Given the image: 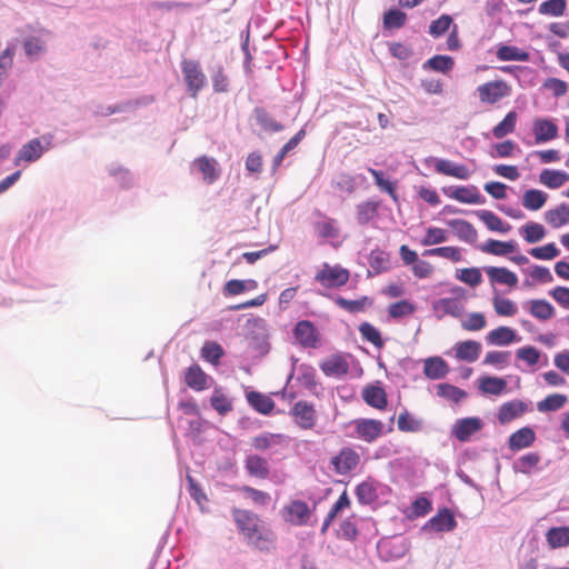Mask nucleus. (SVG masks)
I'll return each instance as SVG.
<instances>
[{
    "label": "nucleus",
    "instance_id": "obj_56",
    "mask_svg": "<svg viewBox=\"0 0 569 569\" xmlns=\"http://www.w3.org/2000/svg\"><path fill=\"white\" fill-rule=\"evenodd\" d=\"M359 332L366 341L372 343L375 347L381 348L383 346V340L381 338L380 331L369 322H362L359 326Z\"/></svg>",
    "mask_w": 569,
    "mask_h": 569
},
{
    "label": "nucleus",
    "instance_id": "obj_29",
    "mask_svg": "<svg viewBox=\"0 0 569 569\" xmlns=\"http://www.w3.org/2000/svg\"><path fill=\"white\" fill-rule=\"evenodd\" d=\"M253 118L256 120V124L259 126L260 130L263 132L272 133L282 129L281 123L262 108L254 109Z\"/></svg>",
    "mask_w": 569,
    "mask_h": 569
},
{
    "label": "nucleus",
    "instance_id": "obj_21",
    "mask_svg": "<svg viewBox=\"0 0 569 569\" xmlns=\"http://www.w3.org/2000/svg\"><path fill=\"white\" fill-rule=\"evenodd\" d=\"M210 377L207 376L199 365L190 366L184 372V382L196 391H202L210 388Z\"/></svg>",
    "mask_w": 569,
    "mask_h": 569
},
{
    "label": "nucleus",
    "instance_id": "obj_11",
    "mask_svg": "<svg viewBox=\"0 0 569 569\" xmlns=\"http://www.w3.org/2000/svg\"><path fill=\"white\" fill-rule=\"evenodd\" d=\"M312 517V509L306 501L292 500L287 506V522L295 526H307Z\"/></svg>",
    "mask_w": 569,
    "mask_h": 569
},
{
    "label": "nucleus",
    "instance_id": "obj_38",
    "mask_svg": "<svg viewBox=\"0 0 569 569\" xmlns=\"http://www.w3.org/2000/svg\"><path fill=\"white\" fill-rule=\"evenodd\" d=\"M569 180V174L558 170L545 169L541 171L539 176V181L541 184L550 188L557 189L560 188L565 182Z\"/></svg>",
    "mask_w": 569,
    "mask_h": 569
},
{
    "label": "nucleus",
    "instance_id": "obj_52",
    "mask_svg": "<svg viewBox=\"0 0 569 569\" xmlns=\"http://www.w3.org/2000/svg\"><path fill=\"white\" fill-rule=\"evenodd\" d=\"M448 238L449 234L447 230L438 227H429L425 237L420 240V243L425 247H429L446 242Z\"/></svg>",
    "mask_w": 569,
    "mask_h": 569
},
{
    "label": "nucleus",
    "instance_id": "obj_60",
    "mask_svg": "<svg viewBox=\"0 0 569 569\" xmlns=\"http://www.w3.org/2000/svg\"><path fill=\"white\" fill-rule=\"evenodd\" d=\"M507 387V381L498 377H480L478 379L479 391H503Z\"/></svg>",
    "mask_w": 569,
    "mask_h": 569
},
{
    "label": "nucleus",
    "instance_id": "obj_22",
    "mask_svg": "<svg viewBox=\"0 0 569 569\" xmlns=\"http://www.w3.org/2000/svg\"><path fill=\"white\" fill-rule=\"evenodd\" d=\"M479 249L487 254H492L497 257H506L511 254L517 249V243L513 240L510 241H500L496 239H488L485 241Z\"/></svg>",
    "mask_w": 569,
    "mask_h": 569
},
{
    "label": "nucleus",
    "instance_id": "obj_3",
    "mask_svg": "<svg viewBox=\"0 0 569 569\" xmlns=\"http://www.w3.org/2000/svg\"><path fill=\"white\" fill-rule=\"evenodd\" d=\"M52 137L44 136L42 139L34 138L24 143L17 152L13 163L21 166L22 163H31L38 161L46 151L51 148Z\"/></svg>",
    "mask_w": 569,
    "mask_h": 569
},
{
    "label": "nucleus",
    "instance_id": "obj_50",
    "mask_svg": "<svg viewBox=\"0 0 569 569\" xmlns=\"http://www.w3.org/2000/svg\"><path fill=\"white\" fill-rule=\"evenodd\" d=\"M350 505H351V501L349 499L347 491L345 490L340 495V497L338 498L336 503L332 506V508L329 510L327 517L325 518L323 525H322V530H326L332 523V521L335 520V518L338 516V513L340 511H342L343 509L350 508Z\"/></svg>",
    "mask_w": 569,
    "mask_h": 569
},
{
    "label": "nucleus",
    "instance_id": "obj_6",
    "mask_svg": "<svg viewBox=\"0 0 569 569\" xmlns=\"http://www.w3.org/2000/svg\"><path fill=\"white\" fill-rule=\"evenodd\" d=\"M181 70L190 96L196 98L206 84V76L201 70L199 62L194 60H183L181 63Z\"/></svg>",
    "mask_w": 569,
    "mask_h": 569
},
{
    "label": "nucleus",
    "instance_id": "obj_63",
    "mask_svg": "<svg viewBox=\"0 0 569 569\" xmlns=\"http://www.w3.org/2000/svg\"><path fill=\"white\" fill-rule=\"evenodd\" d=\"M452 24V18L449 14H441L437 20H433L429 27V33L438 38L445 34Z\"/></svg>",
    "mask_w": 569,
    "mask_h": 569
},
{
    "label": "nucleus",
    "instance_id": "obj_13",
    "mask_svg": "<svg viewBox=\"0 0 569 569\" xmlns=\"http://www.w3.org/2000/svg\"><path fill=\"white\" fill-rule=\"evenodd\" d=\"M192 168H196L206 183H213L220 174L219 163L216 159L207 156H200L192 161Z\"/></svg>",
    "mask_w": 569,
    "mask_h": 569
},
{
    "label": "nucleus",
    "instance_id": "obj_40",
    "mask_svg": "<svg viewBox=\"0 0 569 569\" xmlns=\"http://www.w3.org/2000/svg\"><path fill=\"white\" fill-rule=\"evenodd\" d=\"M518 116L516 111H509L505 118L492 128V136L502 139L516 130Z\"/></svg>",
    "mask_w": 569,
    "mask_h": 569
},
{
    "label": "nucleus",
    "instance_id": "obj_10",
    "mask_svg": "<svg viewBox=\"0 0 569 569\" xmlns=\"http://www.w3.org/2000/svg\"><path fill=\"white\" fill-rule=\"evenodd\" d=\"M295 423L301 429H311L317 420V413L312 405L298 401L291 409Z\"/></svg>",
    "mask_w": 569,
    "mask_h": 569
},
{
    "label": "nucleus",
    "instance_id": "obj_2",
    "mask_svg": "<svg viewBox=\"0 0 569 569\" xmlns=\"http://www.w3.org/2000/svg\"><path fill=\"white\" fill-rule=\"evenodd\" d=\"M451 292L455 297L441 298L432 303V310L438 319H442L446 316H451L453 318H460L462 316L466 290L461 287H456Z\"/></svg>",
    "mask_w": 569,
    "mask_h": 569
},
{
    "label": "nucleus",
    "instance_id": "obj_64",
    "mask_svg": "<svg viewBox=\"0 0 569 569\" xmlns=\"http://www.w3.org/2000/svg\"><path fill=\"white\" fill-rule=\"evenodd\" d=\"M540 356V351L532 346L522 347L516 351V357L530 367L536 366L539 362Z\"/></svg>",
    "mask_w": 569,
    "mask_h": 569
},
{
    "label": "nucleus",
    "instance_id": "obj_32",
    "mask_svg": "<svg viewBox=\"0 0 569 569\" xmlns=\"http://www.w3.org/2000/svg\"><path fill=\"white\" fill-rule=\"evenodd\" d=\"M336 305L341 308L342 310L349 312V313H358L366 310V308L372 306V299L363 296L356 300H348L343 297H337L335 299Z\"/></svg>",
    "mask_w": 569,
    "mask_h": 569
},
{
    "label": "nucleus",
    "instance_id": "obj_41",
    "mask_svg": "<svg viewBox=\"0 0 569 569\" xmlns=\"http://www.w3.org/2000/svg\"><path fill=\"white\" fill-rule=\"evenodd\" d=\"M546 539L552 549L569 545V527H553L546 533Z\"/></svg>",
    "mask_w": 569,
    "mask_h": 569
},
{
    "label": "nucleus",
    "instance_id": "obj_61",
    "mask_svg": "<svg viewBox=\"0 0 569 569\" xmlns=\"http://www.w3.org/2000/svg\"><path fill=\"white\" fill-rule=\"evenodd\" d=\"M487 326V320L481 312H471L461 321V328L466 331H480Z\"/></svg>",
    "mask_w": 569,
    "mask_h": 569
},
{
    "label": "nucleus",
    "instance_id": "obj_8",
    "mask_svg": "<svg viewBox=\"0 0 569 569\" xmlns=\"http://www.w3.org/2000/svg\"><path fill=\"white\" fill-rule=\"evenodd\" d=\"M353 426L357 437L366 442L376 441L383 431V423L375 419H356Z\"/></svg>",
    "mask_w": 569,
    "mask_h": 569
},
{
    "label": "nucleus",
    "instance_id": "obj_34",
    "mask_svg": "<svg viewBox=\"0 0 569 569\" xmlns=\"http://www.w3.org/2000/svg\"><path fill=\"white\" fill-rule=\"evenodd\" d=\"M548 194L546 192L538 189H529L522 196V206L530 211H537L546 204Z\"/></svg>",
    "mask_w": 569,
    "mask_h": 569
},
{
    "label": "nucleus",
    "instance_id": "obj_39",
    "mask_svg": "<svg viewBox=\"0 0 569 569\" xmlns=\"http://www.w3.org/2000/svg\"><path fill=\"white\" fill-rule=\"evenodd\" d=\"M356 496L360 503L370 505L378 498L377 486L372 479H367L356 488Z\"/></svg>",
    "mask_w": 569,
    "mask_h": 569
},
{
    "label": "nucleus",
    "instance_id": "obj_54",
    "mask_svg": "<svg viewBox=\"0 0 569 569\" xmlns=\"http://www.w3.org/2000/svg\"><path fill=\"white\" fill-rule=\"evenodd\" d=\"M407 14L398 9H391L383 16L385 29H400L406 24Z\"/></svg>",
    "mask_w": 569,
    "mask_h": 569
},
{
    "label": "nucleus",
    "instance_id": "obj_45",
    "mask_svg": "<svg viewBox=\"0 0 569 569\" xmlns=\"http://www.w3.org/2000/svg\"><path fill=\"white\" fill-rule=\"evenodd\" d=\"M256 288H257V281L256 280H252V279H249V280L232 279V280H229L228 282H226V284L223 287V295L226 297L237 296V295H240V293L244 292L246 290H253Z\"/></svg>",
    "mask_w": 569,
    "mask_h": 569
},
{
    "label": "nucleus",
    "instance_id": "obj_49",
    "mask_svg": "<svg viewBox=\"0 0 569 569\" xmlns=\"http://www.w3.org/2000/svg\"><path fill=\"white\" fill-rule=\"evenodd\" d=\"M453 66L455 61L451 57L441 54L433 56L423 63L425 69L429 68L443 73L452 70Z\"/></svg>",
    "mask_w": 569,
    "mask_h": 569
},
{
    "label": "nucleus",
    "instance_id": "obj_51",
    "mask_svg": "<svg viewBox=\"0 0 569 569\" xmlns=\"http://www.w3.org/2000/svg\"><path fill=\"white\" fill-rule=\"evenodd\" d=\"M369 264L376 273H381L390 268L389 253L382 250H372L369 256Z\"/></svg>",
    "mask_w": 569,
    "mask_h": 569
},
{
    "label": "nucleus",
    "instance_id": "obj_15",
    "mask_svg": "<svg viewBox=\"0 0 569 569\" xmlns=\"http://www.w3.org/2000/svg\"><path fill=\"white\" fill-rule=\"evenodd\" d=\"M452 350L457 360L475 362L479 359L482 347L481 343L476 340H465L455 343Z\"/></svg>",
    "mask_w": 569,
    "mask_h": 569
},
{
    "label": "nucleus",
    "instance_id": "obj_35",
    "mask_svg": "<svg viewBox=\"0 0 569 569\" xmlns=\"http://www.w3.org/2000/svg\"><path fill=\"white\" fill-rule=\"evenodd\" d=\"M491 301L493 310L499 317H513L518 313L517 303L509 298L496 293Z\"/></svg>",
    "mask_w": 569,
    "mask_h": 569
},
{
    "label": "nucleus",
    "instance_id": "obj_33",
    "mask_svg": "<svg viewBox=\"0 0 569 569\" xmlns=\"http://www.w3.org/2000/svg\"><path fill=\"white\" fill-rule=\"evenodd\" d=\"M496 56L500 61L526 62L530 59L529 52H527L518 47L507 46V44L499 46L497 49Z\"/></svg>",
    "mask_w": 569,
    "mask_h": 569
},
{
    "label": "nucleus",
    "instance_id": "obj_26",
    "mask_svg": "<svg viewBox=\"0 0 569 569\" xmlns=\"http://www.w3.org/2000/svg\"><path fill=\"white\" fill-rule=\"evenodd\" d=\"M476 214L490 231L508 233L512 228L511 224L502 221L501 218L490 210H479Z\"/></svg>",
    "mask_w": 569,
    "mask_h": 569
},
{
    "label": "nucleus",
    "instance_id": "obj_18",
    "mask_svg": "<svg viewBox=\"0 0 569 569\" xmlns=\"http://www.w3.org/2000/svg\"><path fill=\"white\" fill-rule=\"evenodd\" d=\"M536 143H543L558 137L557 124L549 119H536L532 123Z\"/></svg>",
    "mask_w": 569,
    "mask_h": 569
},
{
    "label": "nucleus",
    "instance_id": "obj_5",
    "mask_svg": "<svg viewBox=\"0 0 569 569\" xmlns=\"http://www.w3.org/2000/svg\"><path fill=\"white\" fill-rule=\"evenodd\" d=\"M349 278L348 269L339 264L330 266L328 263H323L321 270L315 276L316 281L327 289L342 287L349 281Z\"/></svg>",
    "mask_w": 569,
    "mask_h": 569
},
{
    "label": "nucleus",
    "instance_id": "obj_47",
    "mask_svg": "<svg viewBox=\"0 0 569 569\" xmlns=\"http://www.w3.org/2000/svg\"><path fill=\"white\" fill-rule=\"evenodd\" d=\"M520 233L528 243H536L546 236V229L538 222H528L520 228Z\"/></svg>",
    "mask_w": 569,
    "mask_h": 569
},
{
    "label": "nucleus",
    "instance_id": "obj_4",
    "mask_svg": "<svg viewBox=\"0 0 569 569\" xmlns=\"http://www.w3.org/2000/svg\"><path fill=\"white\" fill-rule=\"evenodd\" d=\"M478 99L483 104H496L509 97L511 87L502 79L487 81L476 89Z\"/></svg>",
    "mask_w": 569,
    "mask_h": 569
},
{
    "label": "nucleus",
    "instance_id": "obj_62",
    "mask_svg": "<svg viewBox=\"0 0 569 569\" xmlns=\"http://www.w3.org/2000/svg\"><path fill=\"white\" fill-rule=\"evenodd\" d=\"M237 490L244 493L247 498H249L254 505L258 506H266L271 500L270 496L267 492L260 491L248 486L239 487L237 488Z\"/></svg>",
    "mask_w": 569,
    "mask_h": 569
},
{
    "label": "nucleus",
    "instance_id": "obj_53",
    "mask_svg": "<svg viewBox=\"0 0 569 569\" xmlns=\"http://www.w3.org/2000/svg\"><path fill=\"white\" fill-rule=\"evenodd\" d=\"M510 351H488L482 360L485 366H493L497 368H505L510 362Z\"/></svg>",
    "mask_w": 569,
    "mask_h": 569
},
{
    "label": "nucleus",
    "instance_id": "obj_43",
    "mask_svg": "<svg viewBox=\"0 0 569 569\" xmlns=\"http://www.w3.org/2000/svg\"><path fill=\"white\" fill-rule=\"evenodd\" d=\"M422 254L426 257H440L443 259H448L452 262H459L462 260L460 248L451 246L427 249L423 251Z\"/></svg>",
    "mask_w": 569,
    "mask_h": 569
},
{
    "label": "nucleus",
    "instance_id": "obj_16",
    "mask_svg": "<svg viewBox=\"0 0 569 569\" xmlns=\"http://www.w3.org/2000/svg\"><path fill=\"white\" fill-rule=\"evenodd\" d=\"M483 270L491 284H505L510 288L518 284L517 274L506 267H486Z\"/></svg>",
    "mask_w": 569,
    "mask_h": 569
},
{
    "label": "nucleus",
    "instance_id": "obj_19",
    "mask_svg": "<svg viewBox=\"0 0 569 569\" xmlns=\"http://www.w3.org/2000/svg\"><path fill=\"white\" fill-rule=\"evenodd\" d=\"M449 370V365L440 356L429 357L423 360V375L428 379H442L448 375Z\"/></svg>",
    "mask_w": 569,
    "mask_h": 569
},
{
    "label": "nucleus",
    "instance_id": "obj_57",
    "mask_svg": "<svg viewBox=\"0 0 569 569\" xmlns=\"http://www.w3.org/2000/svg\"><path fill=\"white\" fill-rule=\"evenodd\" d=\"M249 403L259 412L268 413L273 408L272 400L266 393H247Z\"/></svg>",
    "mask_w": 569,
    "mask_h": 569
},
{
    "label": "nucleus",
    "instance_id": "obj_1",
    "mask_svg": "<svg viewBox=\"0 0 569 569\" xmlns=\"http://www.w3.org/2000/svg\"><path fill=\"white\" fill-rule=\"evenodd\" d=\"M232 515L239 530L256 548L269 549L274 537L270 531L264 530L257 515L241 509H234Z\"/></svg>",
    "mask_w": 569,
    "mask_h": 569
},
{
    "label": "nucleus",
    "instance_id": "obj_59",
    "mask_svg": "<svg viewBox=\"0 0 569 569\" xmlns=\"http://www.w3.org/2000/svg\"><path fill=\"white\" fill-rule=\"evenodd\" d=\"M201 357L217 365L220 360V358L223 356V349L222 347L214 341H207L201 348Z\"/></svg>",
    "mask_w": 569,
    "mask_h": 569
},
{
    "label": "nucleus",
    "instance_id": "obj_55",
    "mask_svg": "<svg viewBox=\"0 0 569 569\" xmlns=\"http://www.w3.org/2000/svg\"><path fill=\"white\" fill-rule=\"evenodd\" d=\"M567 402V397L561 393H551L542 401H539L537 408L541 412L555 411L562 408Z\"/></svg>",
    "mask_w": 569,
    "mask_h": 569
},
{
    "label": "nucleus",
    "instance_id": "obj_23",
    "mask_svg": "<svg viewBox=\"0 0 569 569\" xmlns=\"http://www.w3.org/2000/svg\"><path fill=\"white\" fill-rule=\"evenodd\" d=\"M527 410V403L520 400H512L499 408L498 420L501 425L509 423L521 417Z\"/></svg>",
    "mask_w": 569,
    "mask_h": 569
},
{
    "label": "nucleus",
    "instance_id": "obj_44",
    "mask_svg": "<svg viewBox=\"0 0 569 569\" xmlns=\"http://www.w3.org/2000/svg\"><path fill=\"white\" fill-rule=\"evenodd\" d=\"M282 443V435L264 432L251 439V446L257 450H267Z\"/></svg>",
    "mask_w": 569,
    "mask_h": 569
},
{
    "label": "nucleus",
    "instance_id": "obj_12",
    "mask_svg": "<svg viewBox=\"0 0 569 569\" xmlns=\"http://www.w3.org/2000/svg\"><path fill=\"white\" fill-rule=\"evenodd\" d=\"M483 427L480 418L470 417L456 421L452 433L459 441H468L471 436L479 432Z\"/></svg>",
    "mask_w": 569,
    "mask_h": 569
},
{
    "label": "nucleus",
    "instance_id": "obj_36",
    "mask_svg": "<svg viewBox=\"0 0 569 569\" xmlns=\"http://www.w3.org/2000/svg\"><path fill=\"white\" fill-rule=\"evenodd\" d=\"M450 197L461 203L477 204L482 202V198L476 187H457L450 193Z\"/></svg>",
    "mask_w": 569,
    "mask_h": 569
},
{
    "label": "nucleus",
    "instance_id": "obj_25",
    "mask_svg": "<svg viewBox=\"0 0 569 569\" xmlns=\"http://www.w3.org/2000/svg\"><path fill=\"white\" fill-rule=\"evenodd\" d=\"M536 439L533 430L529 427L521 428L515 431L508 440L509 449L518 451L530 447Z\"/></svg>",
    "mask_w": 569,
    "mask_h": 569
},
{
    "label": "nucleus",
    "instance_id": "obj_48",
    "mask_svg": "<svg viewBox=\"0 0 569 569\" xmlns=\"http://www.w3.org/2000/svg\"><path fill=\"white\" fill-rule=\"evenodd\" d=\"M416 306L409 300H399L389 305L388 315L392 319H401L416 312Z\"/></svg>",
    "mask_w": 569,
    "mask_h": 569
},
{
    "label": "nucleus",
    "instance_id": "obj_42",
    "mask_svg": "<svg viewBox=\"0 0 569 569\" xmlns=\"http://www.w3.org/2000/svg\"><path fill=\"white\" fill-rule=\"evenodd\" d=\"M567 10L566 0H546L538 7V12L546 17H562Z\"/></svg>",
    "mask_w": 569,
    "mask_h": 569
},
{
    "label": "nucleus",
    "instance_id": "obj_24",
    "mask_svg": "<svg viewBox=\"0 0 569 569\" xmlns=\"http://www.w3.org/2000/svg\"><path fill=\"white\" fill-rule=\"evenodd\" d=\"M486 340L491 346H509L518 341L517 333L513 329L507 326H500L488 332Z\"/></svg>",
    "mask_w": 569,
    "mask_h": 569
},
{
    "label": "nucleus",
    "instance_id": "obj_37",
    "mask_svg": "<svg viewBox=\"0 0 569 569\" xmlns=\"http://www.w3.org/2000/svg\"><path fill=\"white\" fill-rule=\"evenodd\" d=\"M449 224L455 229L460 240H463L469 243H473L477 241L478 232L470 222L461 219H456L451 220Z\"/></svg>",
    "mask_w": 569,
    "mask_h": 569
},
{
    "label": "nucleus",
    "instance_id": "obj_46",
    "mask_svg": "<svg viewBox=\"0 0 569 569\" xmlns=\"http://www.w3.org/2000/svg\"><path fill=\"white\" fill-rule=\"evenodd\" d=\"M246 469L251 476L260 479L266 478L269 473L267 461L256 455L247 457Z\"/></svg>",
    "mask_w": 569,
    "mask_h": 569
},
{
    "label": "nucleus",
    "instance_id": "obj_9",
    "mask_svg": "<svg viewBox=\"0 0 569 569\" xmlns=\"http://www.w3.org/2000/svg\"><path fill=\"white\" fill-rule=\"evenodd\" d=\"M293 337L305 348H317L319 345V333L312 322L308 320L299 321L293 329Z\"/></svg>",
    "mask_w": 569,
    "mask_h": 569
},
{
    "label": "nucleus",
    "instance_id": "obj_14",
    "mask_svg": "<svg viewBox=\"0 0 569 569\" xmlns=\"http://www.w3.org/2000/svg\"><path fill=\"white\" fill-rule=\"evenodd\" d=\"M320 369L327 377L340 378L348 373L349 363L342 355L336 353L323 359Z\"/></svg>",
    "mask_w": 569,
    "mask_h": 569
},
{
    "label": "nucleus",
    "instance_id": "obj_17",
    "mask_svg": "<svg viewBox=\"0 0 569 569\" xmlns=\"http://www.w3.org/2000/svg\"><path fill=\"white\" fill-rule=\"evenodd\" d=\"M435 169L438 173L453 177L461 180H467L471 176V171L467 166L455 163L447 159H437Z\"/></svg>",
    "mask_w": 569,
    "mask_h": 569
},
{
    "label": "nucleus",
    "instance_id": "obj_27",
    "mask_svg": "<svg viewBox=\"0 0 569 569\" xmlns=\"http://www.w3.org/2000/svg\"><path fill=\"white\" fill-rule=\"evenodd\" d=\"M433 531H450L456 527V520L449 509H443L433 516L427 523Z\"/></svg>",
    "mask_w": 569,
    "mask_h": 569
},
{
    "label": "nucleus",
    "instance_id": "obj_7",
    "mask_svg": "<svg viewBox=\"0 0 569 569\" xmlns=\"http://www.w3.org/2000/svg\"><path fill=\"white\" fill-rule=\"evenodd\" d=\"M360 462V455L352 448H343L332 457L331 463L338 475H347L355 470Z\"/></svg>",
    "mask_w": 569,
    "mask_h": 569
},
{
    "label": "nucleus",
    "instance_id": "obj_58",
    "mask_svg": "<svg viewBox=\"0 0 569 569\" xmlns=\"http://www.w3.org/2000/svg\"><path fill=\"white\" fill-rule=\"evenodd\" d=\"M378 210V203L373 201H366L357 206V220L360 224H367L372 220Z\"/></svg>",
    "mask_w": 569,
    "mask_h": 569
},
{
    "label": "nucleus",
    "instance_id": "obj_20",
    "mask_svg": "<svg viewBox=\"0 0 569 569\" xmlns=\"http://www.w3.org/2000/svg\"><path fill=\"white\" fill-rule=\"evenodd\" d=\"M292 380H296L298 382L299 388L312 389L316 385L313 368L305 365L297 366V363L295 362L292 365L291 373L287 379V385Z\"/></svg>",
    "mask_w": 569,
    "mask_h": 569
},
{
    "label": "nucleus",
    "instance_id": "obj_30",
    "mask_svg": "<svg viewBox=\"0 0 569 569\" xmlns=\"http://www.w3.org/2000/svg\"><path fill=\"white\" fill-rule=\"evenodd\" d=\"M315 230L318 237L326 240H335L340 236V230L336 219L323 217L315 223Z\"/></svg>",
    "mask_w": 569,
    "mask_h": 569
},
{
    "label": "nucleus",
    "instance_id": "obj_31",
    "mask_svg": "<svg viewBox=\"0 0 569 569\" xmlns=\"http://www.w3.org/2000/svg\"><path fill=\"white\" fill-rule=\"evenodd\" d=\"M545 219L552 228H560L569 223V204L561 203L545 213Z\"/></svg>",
    "mask_w": 569,
    "mask_h": 569
},
{
    "label": "nucleus",
    "instance_id": "obj_28",
    "mask_svg": "<svg viewBox=\"0 0 569 569\" xmlns=\"http://www.w3.org/2000/svg\"><path fill=\"white\" fill-rule=\"evenodd\" d=\"M528 310L532 317L540 321H547L555 316V308L545 299H532L528 301Z\"/></svg>",
    "mask_w": 569,
    "mask_h": 569
}]
</instances>
